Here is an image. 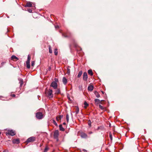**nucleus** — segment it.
Here are the masks:
<instances>
[{"mask_svg": "<svg viewBox=\"0 0 152 152\" xmlns=\"http://www.w3.org/2000/svg\"><path fill=\"white\" fill-rule=\"evenodd\" d=\"M53 91L51 89H49L45 91V94L47 96L49 99L52 98L53 97V94H52Z\"/></svg>", "mask_w": 152, "mask_h": 152, "instance_id": "obj_1", "label": "nucleus"}, {"mask_svg": "<svg viewBox=\"0 0 152 152\" xmlns=\"http://www.w3.org/2000/svg\"><path fill=\"white\" fill-rule=\"evenodd\" d=\"M58 81V80L56 78H55V81L52 82L50 85V86L53 87L54 89H56L58 86L57 82Z\"/></svg>", "mask_w": 152, "mask_h": 152, "instance_id": "obj_2", "label": "nucleus"}, {"mask_svg": "<svg viewBox=\"0 0 152 152\" xmlns=\"http://www.w3.org/2000/svg\"><path fill=\"white\" fill-rule=\"evenodd\" d=\"M44 115L41 112H37L36 114V117L38 119H41L43 118Z\"/></svg>", "mask_w": 152, "mask_h": 152, "instance_id": "obj_3", "label": "nucleus"}, {"mask_svg": "<svg viewBox=\"0 0 152 152\" xmlns=\"http://www.w3.org/2000/svg\"><path fill=\"white\" fill-rule=\"evenodd\" d=\"M59 135V132L58 130H56L54 132V134L53 135L54 138L56 139L57 141H58V136Z\"/></svg>", "mask_w": 152, "mask_h": 152, "instance_id": "obj_4", "label": "nucleus"}, {"mask_svg": "<svg viewBox=\"0 0 152 152\" xmlns=\"http://www.w3.org/2000/svg\"><path fill=\"white\" fill-rule=\"evenodd\" d=\"M7 135H10L11 136H13L15 135V133L14 131L12 130H9L8 132H6Z\"/></svg>", "mask_w": 152, "mask_h": 152, "instance_id": "obj_5", "label": "nucleus"}, {"mask_svg": "<svg viewBox=\"0 0 152 152\" xmlns=\"http://www.w3.org/2000/svg\"><path fill=\"white\" fill-rule=\"evenodd\" d=\"M35 137H31L29 138L27 140V142H30L34 141L35 140Z\"/></svg>", "mask_w": 152, "mask_h": 152, "instance_id": "obj_6", "label": "nucleus"}, {"mask_svg": "<svg viewBox=\"0 0 152 152\" xmlns=\"http://www.w3.org/2000/svg\"><path fill=\"white\" fill-rule=\"evenodd\" d=\"M88 79V75L86 72H85L83 73V79L84 81H87Z\"/></svg>", "mask_w": 152, "mask_h": 152, "instance_id": "obj_7", "label": "nucleus"}, {"mask_svg": "<svg viewBox=\"0 0 152 152\" xmlns=\"http://www.w3.org/2000/svg\"><path fill=\"white\" fill-rule=\"evenodd\" d=\"M102 100H100L99 99H95V104H98L99 103H100L101 104H102L101 102L102 101Z\"/></svg>", "mask_w": 152, "mask_h": 152, "instance_id": "obj_8", "label": "nucleus"}, {"mask_svg": "<svg viewBox=\"0 0 152 152\" xmlns=\"http://www.w3.org/2000/svg\"><path fill=\"white\" fill-rule=\"evenodd\" d=\"M81 137L82 138H86L88 136L86 134L84 133H82L81 134Z\"/></svg>", "mask_w": 152, "mask_h": 152, "instance_id": "obj_9", "label": "nucleus"}, {"mask_svg": "<svg viewBox=\"0 0 152 152\" xmlns=\"http://www.w3.org/2000/svg\"><path fill=\"white\" fill-rule=\"evenodd\" d=\"M12 142L14 144H18L20 142L19 140L18 139H14L12 140Z\"/></svg>", "mask_w": 152, "mask_h": 152, "instance_id": "obj_10", "label": "nucleus"}, {"mask_svg": "<svg viewBox=\"0 0 152 152\" xmlns=\"http://www.w3.org/2000/svg\"><path fill=\"white\" fill-rule=\"evenodd\" d=\"M11 59L14 61H17L18 60V58L15 56L13 55L11 57Z\"/></svg>", "mask_w": 152, "mask_h": 152, "instance_id": "obj_11", "label": "nucleus"}, {"mask_svg": "<svg viewBox=\"0 0 152 152\" xmlns=\"http://www.w3.org/2000/svg\"><path fill=\"white\" fill-rule=\"evenodd\" d=\"M32 4L31 2H28L26 3V4L25 5V7H31L32 6Z\"/></svg>", "mask_w": 152, "mask_h": 152, "instance_id": "obj_12", "label": "nucleus"}, {"mask_svg": "<svg viewBox=\"0 0 152 152\" xmlns=\"http://www.w3.org/2000/svg\"><path fill=\"white\" fill-rule=\"evenodd\" d=\"M93 86L91 85L88 86V89L89 91H91L93 90Z\"/></svg>", "mask_w": 152, "mask_h": 152, "instance_id": "obj_13", "label": "nucleus"}, {"mask_svg": "<svg viewBox=\"0 0 152 152\" xmlns=\"http://www.w3.org/2000/svg\"><path fill=\"white\" fill-rule=\"evenodd\" d=\"M62 81L63 83L65 85L67 83V79L65 78V77H64L63 78Z\"/></svg>", "mask_w": 152, "mask_h": 152, "instance_id": "obj_14", "label": "nucleus"}, {"mask_svg": "<svg viewBox=\"0 0 152 152\" xmlns=\"http://www.w3.org/2000/svg\"><path fill=\"white\" fill-rule=\"evenodd\" d=\"M63 115H61L59 116H57L56 117V120L57 121H58L60 120H61V118H62Z\"/></svg>", "mask_w": 152, "mask_h": 152, "instance_id": "obj_15", "label": "nucleus"}, {"mask_svg": "<svg viewBox=\"0 0 152 152\" xmlns=\"http://www.w3.org/2000/svg\"><path fill=\"white\" fill-rule=\"evenodd\" d=\"M94 94L97 98H98L100 97V94L98 93L97 91H94Z\"/></svg>", "mask_w": 152, "mask_h": 152, "instance_id": "obj_16", "label": "nucleus"}, {"mask_svg": "<svg viewBox=\"0 0 152 152\" xmlns=\"http://www.w3.org/2000/svg\"><path fill=\"white\" fill-rule=\"evenodd\" d=\"M55 91V94H59L60 93L61 91L59 89L56 88Z\"/></svg>", "mask_w": 152, "mask_h": 152, "instance_id": "obj_17", "label": "nucleus"}, {"mask_svg": "<svg viewBox=\"0 0 152 152\" xmlns=\"http://www.w3.org/2000/svg\"><path fill=\"white\" fill-rule=\"evenodd\" d=\"M88 72L89 75H90L91 76L93 75V73L92 70L91 69H89L88 70Z\"/></svg>", "mask_w": 152, "mask_h": 152, "instance_id": "obj_18", "label": "nucleus"}, {"mask_svg": "<svg viewBox=\"0 0 152 152\" xmlns=\"http://www.w3.org/2000/svg\"><path fill=\"white\" fill-rule=\"evenodd\" d=\"M82 73H83V72H82V71H80L79 72V73H78V74L77 75V77L78 78L80 77H81V75H82Z\"/></svg>", "mask_w": 152, "mask_h": 152, "instance_id": "obj_19", "label": "nucleus"}, {"mask_svg": "<svg viewBox=\"0 0 152 152\" xmlns=\"http://www.w3.org/2000/svg\"><path fill=\"white\" fill-rule=\"evenodd\" d=\"M59 128L60 130L62 131H64V129L63 127L61 125H59Z\"/></svg>", "mask_w": 152, "mask_h": 152, "instance_id": "obj_20", "label": "nucleus"}, {"mask_svg": "<svg viewBox=\"0 0 152 152\" xmlns=\"http://www.w3.org/2000/svg\"><path fill=\"white\" fill-rule=\"evenodd\" d=\"M84 104L85 105V106H84V107L85 108H86L88 106V103H87V102L85 101V102L84 103Z\"/></svg>", "mask_w": 152, "mask_h": 152, "instance_id": "obj_21", "label": "nucleus"}, {"mask_svg": "<svg viewBox=\"0 0 152 152\" xmlns=\"http://www.w3.org/2000/svg\"><path fill=\"white\" fill-rule=\"evenodd\" d=\"M19 81V83H20V86L21 87L23 83V80L22 79H20Z\"/></svg>", "mask_w": 152, "mask_h": 152, "instance_id": "obj_22", "label": "nucleus"}, {"mask_svg": "<svg viewBox=\"0 0 152 152\" xmlns=\"http://www.w3.org/2000/svg\"><path fill=\"white\" fill-rule=\"evenodd\" d=\"M49 53H52V50L51 47L50 46H49Z\"/></svg>", "mask_w": 152, "mask_h": 152, "instance_id": "obj_23", "label": "nucleus"}, {"mask_svg": "<svg viewBox=\"0 0 152 152\" xmlns=\"http://www.w3.org/2000/svg\"><path fill=\"white\" fill-rule=\"evenodd\" d=\"M99 108L101 110H103L105 109V107L102 106L100 104L99 105Z\"/></svg>", "mask_w": 152, "mask_h": 152, "instance_id": "obj_24", "label": "nucleus"}, {"mask_svg": "<svg viewBox=\"0 0 152 152\" xmlns=\"http://www.w3.org/2000/svg\"><path fill=\"white\" fill-rule=\"evenodd\" d=\"M66 120L67 122H68L69 121V116L68 114H67L66 115Z\"/></svg>", "mask_w": 152, "mask_h": 152, "instance_id": "obj_25", "label": "nucleus"}, {"mask_svg": "<svg viewBox=\"0 0 152 152\" xmlns=\"http://www.w3.org/2000/svg\"><path fill=\"white\" fill-rule=\"evenodd\" d=\"M88 125L90 127H91V122L90 120H89L88 121Z\"/></svg>", "mask_w": 152, "mask_h": 152, "instance_id": "obj_26", "label": "nucleus"}, {"mask_svg": "<svg viewBox=\"0 0 152 152\" xmlns=\"http://www.w3.org/2000/svg\"><path fill=\"white\" fill-rule=\"evenodd\" d=\"M52 121L53 123L54 124V125H55L56 126H57V124L56 121L54 119H53Z\"/></svg>", "mask_w": 152, "mask_h": 152, "instance_id": "obj_27", "label": "nucleus"}, {"mask_svg": "<svg viewBox=\"0 0 152 152\" xmlns=\"http://www.w3.org/2000/svg\"><path fill=\"white\" fill-rule=\"evenodd\" d=\"M54 54L56 56L58 54V51H57V49H55V51H54Z\"/></svg>", "mask_w": 152, "mask_h": 152, "instance_id": "obj_28", "label": "nucleus"}, {"mask_svg": "<svg viewBox=\"0 0 152 152\" xmlns=\"http://www.w3.org/2000/svg\"><path fill=\"white\" fill-rule=\"evenodd\" d=\"M31 56L29 55H28V56L27 60L30 61L31 60Z\"/></svg>", "mask_w": 152, "mask_h": 152, "instance_id": "obj_29", "label": "nucleus"}, {"mask_svg": "<svg viewBox=\"0 0 152 152\" xmlns=\"http://www.w3.org/2000/svg\"><path fill=\"white\" fill-rule=\"evenodd\" d=\"M35 64V62L34 61H32L31 63V65L32 66H34Z\"/></svg>", "mask_w": 152, "mask_h": 152, "instance_id": "obj_30", "label": "nucleus"}, {"mask_svg": "<svg viewBox=\"0 0 152 152\" xmlns=\"http://www.w3.org/2000/svg\"><path fill=\"white\" fill-rule=\"evenodd\" d=\"M26 64V66L27 67L28 69H29L30 68V64Z\"/></svg>", "mask_w": 152, "mask_h": 152, "instance_id": "obj_31", "label": "nucleus"}, {"mask_svg": "<svg viewBox=\"0 0 152 152\" xmlns=\"http://www.w3.org/2000/svg\"><path fill=\"white\" fill-rule=\"evenodd\" d=\"M70 72V69L69 68H67V73L68 74H69Z\"/></svg>", "mask_w": 152, "mask_h": 152, "instance_id": "obj_32", "label": "nucleus"}, {"mask_svg": "<svg viewBox=\"0 0 152 152\" xmlns=\"http://www.w3.org/2000/svg\"><path fill=\"white\" fill-rule=\"evenodd\" d=\"M109 137H110V140H112L113 138H112V135L111 134H110Z\"/></svg>", "mask_w": 152, "mask_h": 152, "instance_id": "obj_33", "label": "nucleus"}, {"mask_svg": "<svg viewBox=\"0 0 152 152\" xmlns=\"http://www.w3.org/2000/svg\"><path fill=\"white\" fill-rule=\"evenodd\" d=\"M48 148L47 147H46L45 149L44 152H46L48 151Z\"/></svg>", "mask_w": 152, "mask_h": 152, "instance_id": "obj_34", "label": "nucleus"}, {"mask_svg": "<svg viewBox=\"0 0 152 152\" xmlns=\"http://www.w3.org/2000/svg\"><path fill=\"white\" fill-rule=\"evenodd\" d=\"M30 61L27 60L26 61V64H30Z\"/></svg>", "mask_w": 152, "mask_h": 152, "instance_id": "obj_35", "label": "nucleus"}, {"mask_svg": "<svg viewBox=\"0 0 152 152\" xmlns=\"http://www.w3.org/2000/svg\"><path fill=\"white\" fill-rule=\"evenodd\" d=\"M11 96L13 97H15V94H11Z\"/></svg>", "mask_w": 152, "mask_h": 152, "instance_id": "obj_36", "label": "nucleus"}, {"mask_svg": "<svg viewBox=\"0 0 152 152\" xmlns=\"http://www.w3.org/2000/svg\"><path fill=\"white\" fill-rule=\"evenodd\" d=\"M78 112H79V109H78V108H77V110L76 111V114H77L78 113Z\"/></svg>", "mask_w": 152, "mask_h": 152, "instance_id": "obj_37", "label": "nucleus"}, {"mask_svg": "<svg viewBox=\"0 0 152 152\" xmlns=\"http://www.w3.org/2000/svg\"><path fill=\"white\" fill-rule=\"evenodd\" d=\"M28 11L29 12H32V10L30 9L28 10Z\"/></svg>", "mask_w": 152, "mask_h": 152, "instance_id": "obj_38", "label": "nucleus"}, {"mask_svg": "<svg viewBox=\"0 0 152 152\" xmlns=\"http://www.w3.org/2000/svg\"><path fill=\"white\" fill-rule=\"evenodd\" d=\"M88 134H91L93 133V132L91 131L90 132H88Z\"/></svg>", "mask_w": 152, "mask_h": 152, "instance_id": "obj_39", "label": "nucleus"}, {"mask_svg": "<svg viewBox=\"0 0 152 152\" xmlns=\"http://www.w3.org/2000/svg\"><path fill=\"white\" fill-rule=\"evenodd\" d=\"M83 151L85 152H87V151L85 149H83Z\"/></svg>", "mask_w": 152, "mask_h": 152, "instance_id": "obj_40", "label": "nucleus"}, {"mask_svg": "<svg viewBox=\"0 0 152 152\" xmlns=\"http://www.w3.org/2000/svg\"><path fill=\"white\" fill-rule=\"evenodd\" d=\"M3 152H8V151L7 150H5Z\"/></svg>", "mask_w": 152, "mask_h": 152, "instance_id": "obj_41", "label": "nucleus"}, {"mask_svg": "<svg viewBox=\"0 0 152 152\" xmlns=\"http://www.w3.org/2000/svg\"><path fill=\"white\" fill-rule=\"evenodd\" d=\"M55 28H59V26H55Z\"/></svg>", "mask_w": 152, "mask_h": 152, "instance_id": "obj_42", "label": "nucleus"}, {"mask_svg": "<svg viewBox=\"0 0 152 152\" xmlns=\"http://www.w3.org/2000/svg\"><path fill=\"white\" fill-rule=\"evenodd\" d=\"M63 125H66V123L65 122H64V123H63Z\"/></svg>", "mask_w": 152, "mask_h": 152, "instance_id": "obj_43", "label": "nucleus"}, {"mask_svg": "<svg viewBox=\"0 0 152 152\" xmlns=\"http://www.w3.org/2000/svg\"><path fill=\"white\" fill-rule=\"evenodd\" d=\"M51 69V68L50 67H49V70H50Z\"/></svg>", "mask_w": 152, "mask_h": 152, "instance_id": "obj_44", "label": "nucleus"}, {"mask_svg": "<svg viewBox=\"0 0 152 152\" xmlns=\"http://www.w3.org/2000/svg\"><path fill=\"white\" fill-rule=\"evenodd\" d=\"M102 93H103V94H104V92L103 91H102Z\"/></svg>", "mask_w": 152, "mask_h": 152, "instance_id": "obj_45", "label": "nucleus"}, {"mask_svg": "<svg viewBox=\"0 0 152 152\" xmlns=\"http://www.w3.org/2000/svg\"><path fill=\"white\" fill-rule=\"evenodd\" d=\"M99 129V127H98V128L97 129Z\"/></svg>", "mask_w": 152, "mask_h": 152, "instance_id": "obj_46", "label": "nucleus"}, {"mask_svg": "<svg viewBox=\"0 0 152 152\" xmlns=\"http://www.w3.org/2000/svg\"><path fill=\"white\" fill-rule=\"evenodd\" d=\"M1 132H0V135H1Z\"/></svg>", "mask_w": 152, "mask_h": 152, "instance_id": "obj_47", "label": "nucleus"}, {"mask_svg": "<svg viewBox=\"0 0 152 152\" xmlns=\"http://www.w3.org/2000/svg\"><path fill=\"white\" fill-rule=\"evenodd\" d=\"M0 97H2V96H0Z\"/></svg>", "mask_w": 152, "mask_h": 152, "instance_id": "obj_48", "label": "nucleus"}]
</instances>
